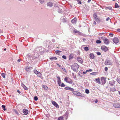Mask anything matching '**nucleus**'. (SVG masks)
<instances>
[{"mask_svg":"<svg viewBox=\"0 0 120 120\" xmlns=\"http://www.w3.org/2000/svg\"><path fill=\"white\" fill-rule=\"evenodd\" d=\"M101 49L103 51L105 52L107 51L108 50L107 47L104 45L102 46L101 47Z\"/></svg>","mask_w":120,"mask_h":120,"instance_id":"nucleus-6","label":"nucleus"},{"mask_svg":"<svg viewBox=\"0 0 120 120\" xmlns=\"http://www.w3.org/2000/svg\"><path fill=\"white\" fill-rule=\"evenodd\" d=\"M90 56L91 58L92 59L94 58V56L93 54L91 53H90Z\"/></svg>","mask_w":120,"mask_h":120,"instance_id":"nucleus-22","label":"nucleus"},{"mask_svg":"<svg viewBox=\"0 0 120 120\" xmlns=\"http://www.w3.org/2000/svg\"><path fill=\"white\" fill-rule=\"evenodd\" d=\"M77 60L80 63L82 64L83 63L82 60L81 58L78 57L77 58Z\"/></svg>","mask_w":120,"mask_h":120,"instance_id":"nucleus-12","label":"nucleus"},{"mask_svg":"<svg viewBox=\"0 0 120 120\" xmlns=\"http://www.w3.org/2000/svg\"><path fill=\"white\" fill-rule=\"evenodd\" d=\"M62 69L64 71H65V72L66 71V69L65 68H62Z\"/></svg>","mask_w":120,"mask_h":120,"instance_id":"nucleus-58","label":"nucleus"},{"mask_svg":"<svg viewBox=\"0 0 120 120\" xmlns=\"http://www.w3.org/2000/svg\"><path fill=\"white\" fill-rule=\"evenodd\" d=\"M63 19V22H66V20L65 19L63 18L62 19Z\"/></svg>","mask_w":120,"mask_h":120,"instance_id":"nucleus-54","label":"nucleus"},{"mask_svg":"<svg viewBox=\"0 0 120 120\" xmlns=\"http://www.w3.org/2000/svg\"><path fill=\"white\" fill-rule=\"evenodd\" d=\"M93 23L94 24L96 25V23L95 21H94L93 22Z\"/></svg>","mask_w":120,"mask_h":120,"instance_id":"nucleus-62","label":"nucleus"},{"mask_svg":"<svg viewBox=\"0 0 120 120\" xmlns=\"http://www.w3.org/2000/svg\"><path fill=\"white\" fill-rule=\"evenodd\" d=\"M85 92L87 94H88L89 93V91L87 89H86L85 90Z\"/></svg>","mask_w":120,"mask_h":120,"instance_id":"nucleus-36","label":"nucleus"},{"mask_svg":"<svg viewBox=\"0 0 120 120\" xmlns=\"http://www.w3.org/2000/svg\"><path fill=\"white\" fill-rule=\"evenodd\" d=\"M42 87L45 90H47L48 89V87L45 86L43 85Z\"/></svg>","mask_w":120,"mask_h":120,"instance_id":"nucleus-26","label":"nucleus"},{"mask_svg":"<svg viewBox=\"0 0 120 120\" xmlns=\"http://www.w3.org/2000/svg\"><path fill=\"white\" fill-rule=\"evenodd\" d=\"M58 84L59 86H60V85L61 84V81H59L58 82Z\"/></svg>","mask_w":120,"mask_h":120,"instance_id":"nucleus-50","label":"nucleus"},{"mask_svg":"<svg viewBox=\"0 0 120 120\" xmlns=\"http://www.w3.org/2000/svg\"><path fill=\"white\" fill-rule=\"evenodd\" d=\"M14 111L17 114L19 115V113L16 110L14 109Z\"/></svg>","mask_w":120,"mask_h":120,"instance_id":"nucleus-34","label":"nucleus"},{"mask_svg":"<svg viewBox=\"0 0 120 120\" xmlns=\"http://www.w3.org/2000/svg\"><path fill=\"white\" fill-rule=\"evenodd\" d=\"M93 16L94 18V19L96 18L97 17V14L96 13H94L93 15Z\"/></svg>","mask_w":120,"mask_h":120,"instance_id":"nucleus-32","label":"nucleus"},{"mask_svg":"<svg viewBox=\"0 0 120 120\" xmlns=\"http://www.w3.org/2000/svg\"><path fill=\"white\" fill-rule=\"evenodd\" d=\"M37 75L38 76H39V77H40L41 75V73L39 72H38Z\"/></svg>","mask_w":120,"mask_h":120,"instance_id":"nucleus-28","label":"nucleus"},{"mask_svg":"<svg viewBox=\"0 0 120 120\" xmlns=\"http://www.w3.org/2000/svg\"><path fill=\"white\" fill-rule=\"evenodd\" d=\"M50 59L51 60H57V58H56V57H52L50 58Z\"/></svg>","mask_w":120,"mask_h":120,"instance_id":"nucleus-23","label":"nucleus"},{"mask_svg":"<svg viewBox=\"0 0 120 120\" xmlns=\"http://www.w3.org/2000/svg\"><path fill=\"white\" fill-rule=\"evenodd\" d=\"M64 89L66 90H69L72 91H74V89L73 88H71L70 87H65L64 88Z\"/></svg>","mask_w":120,"mask_h":120,"instance_id":"nucleus-10","label":"nucleus"},{"mask_svg":"<svg viewBox=\"0 0 120 120\" xmlns=\"http://www.w3.org/2000/svg\"><path fill=\"white\" fill-rule=\"evenodd\" d=\"M105 71H107L108 70V68L107 67H105Z\"/></svg>","mask_w":120,"mask_h":120,"instance_id":"nucleus-55","label":"nucleus"},{"mask_svg":"<svg viewBox=\"0 0 120 120\" xmlns=\"http://www.w3.org/2000/svg\"><path fill=\"white\" fill-rule=\"evenodd\" d=\"M105 64L107 65H112V62L111 61L109 60H107L105 61Z\"/></svg>","mask_w":120,"mask_h":120,"instance_id":"nucleus-3","label":"nucleus"},{"mask_svg":"<svg viewBox=\"0 0 120 120\" xmlns=\"http://www.w3.org/2000/svg\"><path fill=\"white\" fill-rule=\"evenodd\" d=\"M61 51H60L56 50L55 51L56 53L58 54H59L61 52Z\"/></svg>","mask_w":120,"mask_h":120,"instance_id":"nucleus-27","label":"nucleus"},{"mask_svg":"<svg viewBox=\"0 0 120 120\" xmlns=\"http://www.w3.org/2000/svg\"><path fill=\"white\" fill-rule=\"evenodd\" d=\"M95 20L98 22H100V20L98 18H97L94 19Z\"/></svg>","mask_w":120,"mask_h":120,"instance_id":"nucleus-31","label":"nucleus"},{"mask_svg":"<svg viewBox=\"0 0 120 120\" xmlns=\"http://www.w3.org/2000/svg\"><path fill=\"white\" fill-rule=\"evenodd\" d=\"M1 75L3 78H4L5 77V74L4 73H2L1 74Z\"/></svg>","mask_w":120,"mask_h":120,"instance_id":"nucleus-33","label":"nucleus"},{"mask_svg":"<svg viewBox=\"0 0 120 120\" xmlns=\"http://www.w3.org/2000/svg\"><path fill=\"white\" fill-rule=\"evenodd\" d=\"M63 117L62 116H61L58 118V120H63Z\"/></svg>","mask_w":120,"mask_h":120,"instance_id":"nucleus-24","label":"nucleus"},{"mask_svg":"<svg viewBox=\"0 0 120 120\" xmlns=\"http://www.w3.org/2000/svg\"><path fill=\"white\" fill-rule=\"evenodd\" d=\"M76 22V19L75 18L73 19L71 21V22L73 24H75Z\"/></svg>","mask_w":120,"mask_h":120,"instance_id":"nucleus-19","label":"nucleus"},{"mask_svg":"<svg viewBox=\"0 0 120 120\" xmlns=\"http://www.w3.org/2000/svg\"><path fill=\"white\" fill-rule=\"evenodd\" d=\"M64 81L70 84L72 83L73 82L72 80L68 77H66L64 79Z\"/></svg>","mask_w":120,"mask_h":120,"instance_id":"nucleus-4","label":"nucleus"},{"mask_svg":"<svg viewBox=\"0 0 120 120\" xmlns=\"http://www.w3.org/2000/svg\"><path fill=\"white\" fill-rule=\"evenodd\" d=\"M47 5L48 6L50 7H51L53 5L52 3L51 2H48L47 3Z\"/></svg>","mask_w":120,"mask_h":120,"instance_id":"nucleus-16","label":"nucleus"},{"mask_svg":"<svg viewBox=\"0 0 120 120\" xmlns=\"http://www.w3.org/2000/svg\"><path fill=\"white\" fill-rule=\"evenodd\" d=\"M97 55H101V53L99 52H97Z\"/></svg>","mask_w":120,"mask_h":120,"instance_id":"nucleus-51","label":"nucleus"},{"mask_svg":"<svg viewBox=\"0 0 120 120\" xmlns=\"http://www.w3.org/2000/svg\"><path fill=\"white\" fill-rule=\"evenodd\" d=\"M103 41L104 43L108 45L109 44V41L106 38H103Z\"/></svg>","mask_w":120,"mask_h":120,"instance_id":"nucleus-5","label":"nucleus"},{"mask_svg":"<svg viewBox=\"0 0 120 120\" xmlns=\"http://www.w3.org/2000/svg\"><path fill=\"white\" fill-rule=\"evenodd\" d=\"M58 11L59 13H61L62 12V10L61 9H59L58 10Z\"/></svg>","mask_w":120,"mask_h":120,"instance_id":"nucleus-39","label":"nucleus"},{"mask_svg":"<svg viewBox=\"0 0 120 120\" xmlns=\"http://www.w3.org/2000/svg\"><path fill=\"white\" fill-rule=\"evenodd\" d=\"M67 116H68V115H67V113H66L64 115V116H66L67 117Z\"/></svg>","mask_w":120,"mask_h":120,"instance_id":"nucleus-56","label":"nucleus"},{"mask_svg":"<svg viewBox=\"0 0 120 120\" xmlns=\"http://www.w3.org/2000/svg\"><path fill=\"white\" fill-rule=\"evenodd\" d=\"M71 68L74 71H76L79 67V65L77 63H75L71 66Z\"/></svg>","mask_w":120,"mask_h":120,"instance_id":"nucleus-1","label":"nucleus"},{"mask_svg":"<svg viewBox=\"0 0 120 120\" xmlns=\"http://www.w3.org/2000/svg\"><path fill=\"white\" fill-rule=\"evenodd\" d=\"M115 8H117L119 7V6L117 3H116L115 5Z\"/></svg>","mask_w":120,"mask_h":120,"instance_id":"nucleus-41","label":"nucleus"},{"mask_svg":"<svg viewBox=\"0 0 120 120\" xmlns=\"http://www.w3.org/2000/svg\"><path fill=\"white\" fill-rule=\"evenodd\" d=\"M31 69H32V67H26L25 68V70L27 71L30 72Z\"/></svg>","mask_w":120,"mask_h":120,"instance_id":"nucleus-15","label":"nucleus"},{"mask_svg":"<svg viewBox=\"0 0 120 120\" xmlns=\"http://www.w3.org/2000/svg\"><path fill=\"white\" fill-rule=\"evenodd\" d=\"M62 57L64 59H66V57L65 56L63 55L62 56Z\"/></svg>","mask_w":120,"mask_h":120,"instance_id":"nucleus-48","label":"nucleus"},{"mask_svg":"<svg viewBox=\"0 0 120 120\" xmlns=\"http://www.w3.org/2000/svg\"><path fill=\"white\" fill-rule=\"evenodd\" d=\"M101 80L102 82V84H105L106 82L105 79L104 77H102L101 78Z\"/></svg>","mask_w":120,"mask_h":120,"instance_id":"nucleus-13","label":"nucleus"},{"mask_svg":"<svg viewBox=\"0 0 120 120\" xmlns=\"http://www.w3.org/2000/svg\"><path fill=\"white\" fill-rule=\"evenodd\" d=\"M52 104L57 108H59V107L58 104L55 101H53L52 102Z\"/></svg>","mask_w":120,"mask_h":120,"instance_id":"nucleus-8","label":"nucleus"},{"mask_svg":"<svg viewBox=\"0 0 120 120\" xmlns=\"http://www.w3.org/2000/svg\"><path fill=\"white\" fill-rule=\"evenodd\" d=\"M2 107L3 109V110L5 111L6 110L5 108V106L4 105H2Z\"/></svg>","mask_w":120,"mask_h":120,"instance_id":"nucleus-37","label":"nucleus"},{"mask_svg":"<svg viewBox=\"0 0 120 120\" xmlns=\"http://www.w3.org/2000/svg\"><path fill=\"white\" fill-rule=\"evenodd\" d=\"M73 32L75 33H77L79 34H81V33L74 29L73 30Z\"/></svg>","mask_w":120,"mask_h":120,"instance_id":"nucleus-18","label":"nucleus"},{"mask_svg":"<svg viewBox=\"0 0 120 120\" xmlns=\"http://www.w3.org/2000/svg\"><path fill=\"white\" fill-rule=\"evenodd\" d=\"M87 72L86 71H86L83 72V74H86Z\"/></svg>","mask_w":120,"mask_h":120,"instance_id":"nucleus-59","label":"nucleus"},{"mask_svg":"<svg viewBox=\"0 0 120 120\" xmlns=\"http://www.w3.org/2000/svg\"><path fill=\"white\" fill-rule=\"evenodd\" d=\"M78 3L79 4H81V3H81V1H79L78 2Z\"/></svg>","mask_w":120,"mask_h":120,"instance_id":"nucleus-61","label":"nucleus"},{"mask_svg":"<svg viewBox=\"0 0 120 120\" xmlns=\"http://www.w3.org/2000/svg\"><path fill=\"white\" fill-rule=\"evenodd\" d=\"M109 35L110 36L112 37L113 36V34L112 33H109Z\"/></svg>","mask_w":120,"mask_h":120,"instance_id":"nucleus-53","label":"nucleus"},{"mask_svg":"<svg viewBox=\"0 0 120 120\" xmlns=\"http://www.w3.org/2000/svg\"><path fill=\"white\" fill-rule=\"evenodd\" d=\"M117 81L120 84V79L117 78Z\"/></svg>","mask_w":120,"mask_h":120,"instance_id":"nucleus-44","label":"nucleus"},{"mask_svg":"<svg viewBox=\"0 0 120 120\" xmlns=\"http://www.w3.org/2000/svg\"><path fill=\"white\" fill-rule=\"evenodd\" d=\"M110 91H114L116 90V89L114 88H110Z\"/></svg>","mask_w":120,"mask_h":120,"instance_id":"nucleus-25","label":"nucleus"},{"mask_svg":"<svg viewBox=\"0 0 120 120\" xmlns=\"http://www.w3.org/2000/svg\"><path fill=\"white\" fill-rule=\"evenodd\" d=\"M57 64V65L59 67H60V66H61L59 64Z\"/></svg>","mask_w":120,"mask_h":120,"instance_id":"nucleus-63","label":"nucleus"},{"mask_svg":"<svg viewBox=\"0 0 120 120\" xmlns=\"http://www.w3.org/2000/svg\"><path fill=\"white\" fill-rule=\"evenodd\" d=\"M113 106L116 108H120V104H113Z\"/></svg>","mask_w":120,"mask_h":120,"instance_id":"nucleus-11","label":"nucleus"},{"mask_svg":"<svg viewBox=\"0 0 120 120\" xmlns=\"http://www.w3.org/2000/svg\"><path fill=\"white\" fill-rule=\"evenodd\" d=\"M105 33H100L98 34V35L99 36H101L102 35H103L104 34H105Z\"/></svg>","mask_w":120,"mask_h":120,"instance_id":"nucleus-42","label":"nucleus"},{"mask_svg":"<svg viewBox=\"0 0 120 120\" xmlns=\"http://www.w3.org/2000/svg\"><path fill=\"white\" fill-rule=\"evenodd\" d=\"M17 92L19 93L20 94V91H19V90H17Z\"/></svg>","mask_w":120,"mask_h":120,"instance_id":"nucleus-64","label":"nucleus"},{"mask_svg":"<svg viewBox=\"0 0 120 120\" xmlns=\"http://www.w3.org/2000/svg\"><path fill=\"white\" fill-rule=\"evenodd\" d=\"M56 77L57 79V82L59 81H61L60 80V77L57 76H56Z\"/></svg>","mask_w":120,"mask_h":120,"instance_id":"nucleus-29","label":"nucleus"},{"mask_svg":"<svg viewBox=\"0 0 120 120\" xmlns=\"http://www.w3.org/2000/svg\"><path fill=\"white\" fill-rule=\"evenodd\" d=\"M39 1L41 4L43 3L44 2V0H39Z\"/></svg>","mask_w":120,"mask_h":120,"instance_id":"nucleus-38","label":"nucleus"},{"mask_svg":"<svg viewBox=\"0 0 120 120\" xmlns=\"http://www.w3.org/2000/svg\"><path fill=\"white\" fill-rule=\"evenodd\" d=\"M92 70L91 69H90L89 70H86V71L87 72L89 71H92Z\"/></svg>","mask_w":120,"mask_h":120,"instance_id":"nucleus-52","label":"nucleus"},{"mask_svg":"<svg viewBox=\"0 0 120 120\" xmlns=\"http://www.w3.org/2000/svg\"><path fill=\"white\" fill-rule=\"evenodd\" d=\"M22 112L25 115H27L28 113V110L25 109H23Z\"/></svg>","mask_w":120,"mask_h":120,"instance_id":"nucleus-14","label":"nucleus"},{"mask_svg":"<svg viewBox=\"0 0 120 120\" xmlns=\"http://www.w3.org/2000/svg\"><path fill=\"white\" fill-rule=\"evenodd\" d=\"M21 86L25 90H28L27 87L23 83L21 84Z\"/></svg>","mask_w":120,"mask_h":120,"instance_id":"nucleus-20","label":"nucleus"},{"mask_svg":"<svg viewBox=\"0 0 120 120\" xmlns=\"http://www.w3.org/2000/svg\"><path fill=\"white\" fill-rule=\"evenodd\" d=\"M98 101L97 99H96L95 101V103H97V102Z\"/></svg>","mask_w":120,"mask_h":120,"instance_id":"nucleus-60","label":"nucleus"},{"mask_svg":"<svg viewBox=\"0 0 120 120\" xmlns=\"http://www.w3.org/2000/svg\"><path fill=\"white\" fill-rule=\"evenodd\" d=\"M72 92L74 94L76 95L81 96L80 95L81 94L80 92L74 91H72Z\"/></svg>","mask_w":120,"mask_h":120,"instance_id":"nucleus-9","label":"nucleus"},{"mask_svg":"<svg viewBox=\"0 0 120 120\" xmlns=\"http://www.w3.org/2000/svg\"><path fill=\"white\" fill-rule=\"evenodd\" d=\"M60 86H61V87H64L65 86V85L64 83H62L60 85Z\"/></svg>","mask_w":120,"mask_h":120,"instance_id":"nucleus-47","label":"nucleus"},{"mask_svg":"<svg viewBox=\"0 0 120 120\" xmlns=\"http://www.w3.org/2000/svg\"><path fill=\"white\" fill-rule=\"evenodd\" d=\"M107 8L110 10H112V8L111 7H108Z\"/></svg>","mask_w":120,"mask_h":120,"instance_id":"nucleus-49","label":"nucleus"},{"mask_svg":"<svg viewBox=\"0 0 120 120\" xmlns=\"http://www.w3.org/2000/svg\"><path fill=\"white\" fill-rule=\"evenodd\" d=\"M96 42L97 43H100L101 42V41L100 40H97L96 41Z\"/></svg>","mask_w":120,"mask_h":120,"instance_id":"nucleus-40","label":"nucleus"},{"mask_svg":"<svg viewBox=\"0 0 120 120\" xmlns=\"http://www.w3.org/2000/svg\"><path fill=\"white\" fill-rule=\"evenodd\" d=\"M74 56V55L73 54H70L69 56V60H70L72 59L73 58V57Z\"/></svg>","mask_w":120,"mask_h":120,"instance_id":"nucleus-21","label":"nucleus"},{"mask_svg":"<svg viewBox=\"0 0 120 120\" xmlns=\"http://www.w3.org/2000/svg\"><path fill=\"white\" fill-rule=\"evenodd\" d=\"M84 49L86 51H88L89 49L87 47H84Z\"/></svg>","mask_w":120,"mask_h":120,"instance_id":"nucleus-46","label":"nucleus"},{"mask_svg":"<svg viewBox=\"0 0 120 120\" xmlns=\"http://www.w3.org/2000/svg\"><path fill=\"white\" fill-rule=\"evenodd\" d=\"M109 83L110 85L112 86H113V82H112L110 81H109Z\"/></svg>","mask_w":120,"mask_h":120,"instance_id":"nucleus-35","label":"nucleus"},{"mask_svg":"<svg viewBox=\"0 0 120 120\" xmlns=\"http://www.w3.org/2000/svg\"><path fill=\"white\" fill-rule=\"evenodd\" d=\"M34 99L35 101H37L38 99V98L37 97L35 96L34 97Z\"/></svg>","mask_w":120,"mask_h":120,"instance_id":"nucleus-45","label":"nucleus"},{"mask_svg":"<svg viewBox=\"0 0 120 120\" xmlns=\"http://www.w3.org/2000/svg\"><path fill=\"white\" fill-rule=\"evenodd\" d=\"M37 56H34L32 58H31V56L30 54H27L26 57V59H28V60H32V59H34L37 57Z\"/></svg>","mask_w":120,"mask_h":120,"instance_id":"nucleus-2","label":"nucleus"},{"mask_svg":"<svg viewBox=\"0 0 120 120\" xmlns=\"http://www.w3.org/2000/svg\"><path fill=\"white\" fill-rule=\"evenodd\" d=\"M97 74V72H94L90 74L92 75H95Z\"/></svg>","mask_w":120,"mask_h":120,"instance_id":"nucleus-30","label":"nucleus"},{"mask_svg":"<svg viewBox=\"0 0 120 120\" xmlns=\"http://www.w3.org/2000/svg\"><path fill=\"white\" fill-rule=\"evenodd\" d=\"M110 19V18L109 17H108V18H107L106 19V20L107 21H108Z\"/></svg>","mask_w":120,"mask_h":120,"instance_id":"nucleus-57","label":"nucleus"},{"mask_svg":"<svg viewBox=\"0 0 120 120\" xmlns=\"http://www.w3.org/2000/svg\"><path fill=\"white\" fill-rule=\"evenodd\" d=\"M34 72L37 75L38 71L36 70H34Z\"/></svg>","mask_w":120,"mask_h":120,"instance_id":"nucleus-43","label":"nucleus"},{"mask_svg":"<svg viewBox=\"0 0 120 120\" xmlns=\"http://www.w3.org/2000/svg\"><path fill=\"white\" fill-rule=\"evenodd\" d=\"M95 81L96 82L98 83L99 84H101V82L100 81V79L99 78H98L97 79H95Z\"/></svg>","mask_w":120,"mask_h":120,"instance_id":"nucleus-17","label":"nucleus"},{"mask_svg":"<svg viewBox=\"0 0 120 120\" xmlns=\"http://www.w3.org/2000/svg\"><path fill=\"white\" fill-rule=\"evenodd\" d=\"M113 42L116 44L118 43L119 42V40L117 38H115L113 40Z\"/></svg>","mask_w":120,"mask_h":120,"instance_id":"nucleus-7","label":"nucleus"}]
</instances>
